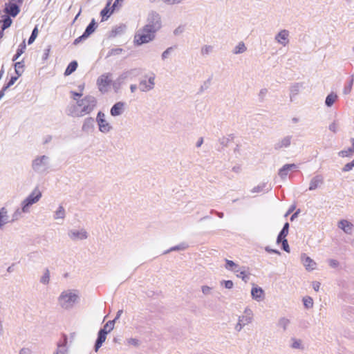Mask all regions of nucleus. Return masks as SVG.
<instances>
[{
    "label": "nucleus",
    "mask_w": 354,
    "mask_h": 354,
    "mask_svg": "<svg viewBox=\"0 0 354 354\" xmlns=\"http://www.w3.org/2000/svg\"><path fill=\"white\" fill-rule=\"evenodd\" d=\"M49 158L46 156H41L37 158L32 162V167L37 171H45L48 167Z\"/></svg>",
    "instance_id": "obj_11"
},
{
    "label": "nucleus",
    "mask_w": 354,
    "mask_h": 354,
    "mask_svg": "<svg viewBox=\"0 0 354 354\" xmlns=\"http://www.w3.org/2000/svg\"><path fill=\"white\" fill-rule=\"evenodd\" d=\"M226 268H230L233 266H236V264L232 261H230V260H226Z\"/></svg>",
    "instance_id": "obj_55"
},
{
    "label": "nucleus",
    "mask_w": 354,
    "mask_h": 354,
    "mask_svg": "<svg viewBox=\"0 0 354 354\" xmlns=\"http://www.w3.org/2000/svg\"><path fill=\"white\" fill-rule=\"evenodd\" d=\"M96 122L99 127V131L103 133H108L113 129L111 124L106 119L105 114L102 111L97 113Z\"/></svg>",
    "instance_id": "obj_6"
},
{
    "label": "nucleus",
    "mask_w": 354,
    "mask_h": 354,
    "mask_svg": "<svg viewBox=\"0 0 354 354\" xmlns=\"http://www.w3.org/2000/svg\"><path fill=\"white\" fill-rule=\"evenodd\" d=\"M126 104L123 102H116L111 109L110 113L113 117L121 115L125 109Z\"/></svg>",
    "instance_id": "obj_12"
},
{
    "label": "nucleus",
    "mask_w": 354,
    "mask_h": 354,
    "mask_svg": "<svg viewBox=\"0 0 354 354\" xmlns=\"http://www.w3.org/2000/svg\"><path fill=\"white\" fill-rule=\"evenodd\" d=\"M49 53H50V48H46L44 50V55H43V59H48V55H49Z\"/></svg>",
    "instance_id": "obj_56"
},
{
    "label": "nucleus",
    "mask_w": 354,
    "mask_h": 354,
    "mask_svg": "<svg viewBox=\"0 0 354 354\" xmlns=\"http://www.w3.org/2000/svg\"><path fill=\"white\" fill-rule=\"evenodd\" d=\"M19 354H30V351L28 348H24L21 349Z\"/></svg>",
    "instance_id": "obj_59"
},
{
    "label": "nucleus",
    "mask_w": 354,
    "mask_h": 354,
    "mask_svg": "<svg viewBox=\"0 0 354 354\" xmlns=\"http://www.w3.org/2000/svg\"><path fill=\"white\" fill-rule=\"evenodd\" d=\"M155 37L156 32L144 26L136 32L133 43L137 46H140L153 41Z\"/></svg>",
    "instance_id": "obj_3"
},
{
    "label": "nucleus",
    "mask_w": 354,
    "mask_h": 354,
    "mask_svg": "<svg viewBox=\"0 0 354 354\" xmlns=\"http://www.w3.org/2000/svg\"><path fill=\"white\" fill-rule=\"evenodd\" d=\"M156 76L154 74L145 76L139 83V88L142 92H148L155 86Z\"/></svg>",
    "instance_id": "obj_7"
},
{
    "label": "nucleus",
    "mask_w": 354,
    "mask_h": 354,
    "mask_svg": "<svg viewBox=\"0 0 354 354\" xmlns=\"http://www.w3.org/2000/svg\"><path fill=\"white\" fill-rule=\"evenodd\" d=\"M106 332H104V330H100L99 331L98 337L95 345V350L96 352L102 346V344L105 342L106 339Z\"/></svg>",
    "instance_id": "obj_16"
},
{
    "label": "nucleus",
    "mask_w": 354,
    "mask_h": 354,
    "mask_svg": "<svg viewBox=\"0 0 354 354\" xmlns=\"http://www.w3.org/2000/svg\"><path fill=\"white\" fill-rule=\"evenodd\" d=\"M41 196V192L38 188H35L26 199H39Z\"/></svg>",
    "instance_id": "obj_31"
},
{
    "label": "nucleus",
    "mask_w": 354,
    "mask_h": 354,
    "mask_svg": "<svg viewBox=\"0 0 354 354\" xmlns=\"http://www.w3.org/2000/svg\"><path fill=\"white\" fill-rule=\"evenodd\" d=\"M137 89V86L136 84H131L130 86V90L131 93H135Z\"/></svg>",
    "instance_id": "obj_62"
},
{
    "label": "nucleus",
    "mask_w": 354,
    "mask_h": 354,
    "mask_svg": "<svg viewBox=\"0 0 354 354\" xmlns=\"http://www.w3.org/2000/svg\"><path fill=\"white\" fill-rule=\"evenodd\" d=\"M323 177L320 175L314 176L310 182L309 190H315L323 184Z\"/></svg>",
    "instance_id": "obj_15"
},
{
    "label": "nucleus",
    "mask_w": 354,
    "mask_h": 354,
    "mask_svg": "<svg viewBox=\"0 0 354 354\" xmlns=\"http://www.w3.org/2000/svg\"><path fill=\"white\" fill-rule=\"evenodd\" d=\"M185 0H162V1L168 6H174L181 3Z\"/></svg>",
    "instance_id": "obj_42"
},
{
    "label": "nucleus",
    "mask_w": 354,
    "mask_h": 354,
    "mask_svg": "<svg viewBox=\"0 0 354 354\" xmlns=\"http://www.w3.org/2000/svg\"><path fill=\"white\" fill-rule=\"evenodd\" d=\"M97 106V99L93 95H86L77 100L75 105L69 109V115L73 117H83L90 114Z\"/></svg>",
    "instance_id": "obj_1"
},
{
    "label": "nucleus",
    "mask_w": 354,
    "mask_h": 354,
    "mask_svg": "<svg viewBox=\"0 0 354 354\" xmlns=\"http://www.w3.org/2000/svg\"><path fill=\"white\" fill-rule=\"evenodd\" d=\"M270 189V185L266 183H261L251 189L252 193L268 192Z\"/></svg>",
    "instance_id": "obj_17"
},
{
    "label": "nucleus",
    "mask_w": 354,
    "mask_h": 354,
    "mask_svg": "<svg viewBox=\"0 0 354 354\" xmlns=\"http://www.w3.org/2000/svg\"><path fill=\"white\" fill-rule=\"evenodd\" d=\"M291 140L292 137L289 136L282 138L274 144V149L279 150L288 147L291 144Z\"/></svg>",
    "instance_id": "obj_13"
},
{
    "label": "nucleus",
    "mask_w": 354,
    "mask_h": 354,
    "mask_svg": "<svg viewBox=\"0 0 354 354\" xmlns=\"http://www.w3.org/2000/svg\"><path fill=\"white\" fill-rule=\"evenodd\" d=\"M111 5V2H108L106 7L101 11V15L102 17V20L108 19L110 15L112 14L113 11V8H112V10H110L109 6Z\"/></svg>",
    "instance_id": "obj_27"
},
{
    "label": "nucleus",
    "mask_w": 354,
    "mask_h": 354,
    "mask_svg": "<svg viewBox=\"0 0 354 354\" xmlns=\"http://www.w3.org/2000/svg\"><path fill=\"white\" fill-rule=\"evenodd\" d=\"M236 276L239 278H241L245 281H247L248 274L245 271H241L239 274H236Z\"/></svg>",
    "instance_id": "obj_50"
},
{
    "label": "nucleus",
    "mask_w": 354,
    "mask_h": 354,
    "mask_svg": "<svg viewBox=\"0 0 354 354\" xmlns=\"http://www.w3.org/2000/svg\"><path fill=\"white\" fill-rule=\"evenodd\" d=\"M135 70H129L121 73L119 77L114 81L113 88L115 92H118L120 88V86L129 79H131L135 74Z\"/></svg>",
    "instance_id": "obj_9"
},
{
    "label": "nucleus",
    "mask_w": 354,
    "mask_h": 354,
    "mask_svg": "<svg viewBox=\"0 0 354 354\" xmlns=\"http://www.w3.org/2000/svg\"><path fill=\"white\" fill-rule=\"evenodd\" d=\"M36 201H28V203L24 206L22 210L17 209L11 216L8 215V212L6 207L0 209V227L8 223L18 220L21 212H26L28 206L32 205Z\"/></svg>",
    "instance_id": "obj_2"
},
{
    "label": "nucleus",
    "mask_w": 354,
    "mask_h": 354,
    "mask_svg": "<svg viewBox=\"0 0 354 354\" xmlns=\"http://www.w3.org/2000/svg\"><path fill=\"white\" fill-rule=\"evenodd\" d=\"M95 20L93 19L91 22L88 24V26L86 27L84 32L83 33V37H84V38H87L90 36V35H91L95 31Z\"/></svg>",
    "instance_id": "obj_26"
},
{
    "label": "nucleus",
    "mask_w": 354,
    "mask_h": 354,
    "mask_svg": "<svg viewBox=\"0 0 354 354\" xmlns=\"http://www.w3.org/2000/svg\"><path fill=\"white\" fill-rule=\"evenodd\" d=\"M252 297L254 299H261L263 297L264 292L261 288L253 287L251 291Z\"/></svg>",
    "instance_id": "obj_25"
},
{
    "label": "nucleus",
    "mask_w": 354,
    "mask_h": 354,
    "mask_svg": "<svg viewBox=\"0 0 354 354\" xmlns=\"http://www.w3.org/2000/svg\"><path fill=\"white\" fill-rule=\"evenodd\" d=\"M77 295L71 291L63 292L59 297V302L62 306L67 307L73 304L77 299Z\"/></svg>",
    "instance_id": "obj_10"
},
{
    "label": "nucleus",
    "mask_w": 354,
    "mask_h": 354,
    "mask_svg": "<svg viewBox=\"0 0 354 354\" xmlns=\"http://www.w3.org/2000/svg\"><path fill=\"white\" fill-rule=\"evenodd\" d=\"M114 320L108 322L104 326L101 330H104V332H106V334L110 333L114 327Z\"/></svg>",
    "instance_id": "obj_34"
},
{
    "label": "nucleus",
    "mask_w": 354,
    "mask_h": 354,
    "mask_svg": "<svg viewBox=\"0 0 354 354\" xmlns=\"http://www.w3.org/2000/svg\"><path fill=\"white\" fill-rule=\"evenodd\" d=\"M319 287H320V283L318 282V281H314L313 283V289L315 290V291H318L319 290Z\"/></svg>",
    "instance_id": "obj_53"
},
{
    "label": "nucleus",
    "mask_w": 354,
    "mask_h": 354,
    "mask_svg": "<svg viewBox=\"0 0 354 354\" xmlns=\"http://www.w3.org/2000/svg\"><path fill=\"white\" fill-rule=\"evenodd\" d=\"M289 224L288 223H286L282 230L279 233L277 237V242H281V240L286 239V236L288 234Z\"/></svg>",
    "instance_id": "obj_28"
},
{
    "label": "nucleus",
    "mask_w": 354,
    "mask_h": 354,
    "mask_svg": "<svg viewBox=\"0 0 354 354\" xmlns=\"http://www.w3.org/2000/svg\"><path fill=\"white\" fill-rule=\"evenodd\" d=\"M145 26L156 33L162 26L160 15L154 10L149 11L146 17V24Z\"/></svg>",
    "instance_id": "obj_4"
},
{
    "label": "nucleus",
    "mask_w": 354,
    "mask_h": 354,
    "mask_svg": "<svg viewBox=\"0 0 354 354\" xmlns=\"http://www.w3.org/2000/svg\"><path fill=\"white\" fill-rule=\"evenodd\" d=\"M94 127V120L92 118H86L82 124V129L83 131L88 132Z\"/></svg>",
    "instance_id": "obj_18"
},
{
    "label": "nucleus",
    "mask_w": 354,
    "mask_h": 354,
    "mask_svg": "<svg viewBox=\"0 0 354 354\" xmlns=\"http://www.w3.org/2000/svg\"><path fill=\"white\" fill-rule=\"evenodd\" d=\"M113 83V75L110 73H106L99 76L96 82L99 91L102 94L107 93Z\"/></svg>",
    "instance_id": "obj_5"
},
{
    "label": "nucleus",
    "mask_w": 354,
    "mask_h": 354,
    "mask_svg": "<svg viewBox=\"0 0 354 354\" xmlns=\"http://www.w3.org/2000/svg\"><path fill=\"white\" fill-rule=\"evenodd\" d=\"M353 165H352V163L351 162H348V163H346L344 167L342 168V171L344 172H348L351 170L353 169Z\"/></svg>",
    "instance_id": "obj_49"
},
{
    "label": "nucleus",
    "mask_w": 354,
    "mask_h": 354,
    "mask_svg": "<svg viewBox=\"0 0 354 354\" xmlns=\"http://www.w3.org/2000/svg\"><path fill=\"white\" fill-rule=\"evenodd\" d=\"M304 304L305 307L310 308L313 306V300L310 297H305L303 299Z\"/></svg>",
    "instance_id": "obj_36"
},
{
    "label": "nucleus",
    "mask_w": 354,
    "mask_h": 354,
    "mask_svg": "<svg viewBox=\"0 0 354 354\" xmlns=\"http://www.w3.org/2000/svg\"><path fill=\"white\" fill-rule=\"evenodd\" d=\"M274 41L283 46L286 47L290 44V33L288 30L281 29L274 35Z\"/></svg>",
    "instance_id": "obj_8"
},
{
    "label": "nucleus",
    "mask_w": 354,
    "mask_h": 354,
    "mask_svg": "<svg viewBox=\"0 0 354 354\" xmlns=\"http://www.w3.org/2000/svg\"><path fill=\"white\" fill-rule=\"evenodd\" d=\"M50 280V272L48 270H46L44 276L41 279V281L43 283H48Z\"/></svg>",
    "instance_id": "obj_45"
},
{
    "label": "nucleus",
    "mask_w": 354,
    "mask_h": 354,
    "mask_svg": "<svg viewBox=\"0 0 354 354\" xmlns=\"http://www.w3.org/2000/svg\"><path fill=\"white\" fill-rule=\"evenodd\" d=\"M12 24V20L9 17H6L3 20L2 30H5L10 26Z\"/></svg>",
    "instance_id": "obj_43"
},
{
    "label": "nucleus",
    "mask_w": 354,
    "mask_h": 354,
    "mask_svg": "<svg viewBox=\"0 0 354 354\" xmlns=\"http://www.w3.org/2000/svg\"><path fill=\"white\" fill-rule=\"evenodd\" d=\"M225 286L226 288L230 289L233 286V282L230 280L225 281Z\"/></svg>",
    "instance_id": "obj_54"
},
{
    "label": "nucleus",
    "mask_w": 354,
    "mask_h": 354,
    "mask_svg": "<svg viewBox=\"0 0 354 354\" xmlns=\"http://www.w3.org/2000/svg\"><path fill=\"white\" fill-rule=\"evenodd\" d=\"M247 50V47L243 41L238 43L232 50V53L235 55L242 54Z\"/></svg>",
    "instance_id": "obj_24"
},
{
    "label": "nucleus",
    "mask_w": 354,
    "mask_h": 354,
    "mask_svg": "<svg viewBox=\"0 0 354 354\" xmlns=\"http://www.w3.org/2000/svg\"><path fill=\"white\" fill-rule=\"evenodd\" d=\"M301 86L298 84H295L290 88V98L292 100V97L296 96L300 91Z\"/></svg>",
    "instance_id": "obj_33"
},
{
    "label": "nucleus",
    "mask_w": 354,
    "mask_h": 354,
    "mask_svg": "<svg viewBox=\"0 0 354 354\" xmlns=\"http://www.w3.org/2000/svg\"><path fill=\"white\" fill-rule=\"evenodd\" d=\"M122 1H123V0H115V2L113 3L112 8L113 9H115L118 6L119 3L122 2Z\"/></svg>",
    "instance_id": "obj_63"
},
{
    "label": "nucleus",
    "mask_w": 354,
    "mask_h": 354,
    "mask_svg": "<svg viewBox=\"0 0 354 354\" xmlns=\"http://www.w3.org/2000/svg\"><path fill=\"white\" fill-rule=\"evenodd\" d=\"M37 35H38V29H37V27H35L29 39H28V44H32L35 41V40L36 39Z\"/></svg>",
    "instance_id": "obj_37"
},
{
    "label": "nucleus",
    "mask_w": 354,
    "mask_h": 354,
    "mask_svg": "<svg viewBox=\"0 0 354 354\" xmlns=\"http://www.w3.org/2000/svg\"><path fill=\"white\" fill-rule=\"evenodd\" d=\"M17 78V77H12L7 84L4 86L1 91H3L5 93V91L15 83Z\"/></svg>",
    "instance_id": "obj_38"
},
{
    "label": "nucleus",
    "mask_w": 354,
    "mask_h": 354,
    "mask_svg": "<svg viewBox=\"0 0 354 354\" xmlns=\"http://www.w3.org/2000/svg\"><path fill=\"white\" fill-rule=\"evenodd\" d=\"M328 129L333 133H337V131L339 130L338 122L336 121H333V122H331L328 126Z\"/></svg>",
    "instance_id": "obj_40"
},
{
    "label": "nucleus",
    "mask_w": 354,
    "mask_h": 354,
    "mask_svg": "<svg viewBox=\"0 0 354 354\" xmlns=\"http://www.w3.org/2000/svg\"><path fill=\"white\" fill-rule=\"evenodd\" d=\"M84 39H85V38H84V37H83V35H82V36H80L75 39L74 44L76 45V44H79Z\"/></svg>",
    "instance_id": "obj_61"
},
{
    "label": "nucleus",
    "mask_w": 354,
    "mask_h": 354,
    "mask_svg": "<svg viewBox=\"0 0 354 354\" xmlns=\"http://www.w3.org/2000/svg\"><path fill=\"white\" fill-rule=\"evenodd\" d=\"M24 64L23 62H17L15 64V69L16 73L20 76L24 72Z\"/></svg>",
    "instance_id": "obj_32"
},
{
    "label": "nucleus",
    "mask_w": 354,
    "mask_h": 354,
    "mask_svg": "<svg viewBox=\"0 0 354 354\" xmlns=\"http://www.w3.org/2000/svg\"><path fill=\"white\" fill-rule=\"evenodd\" d=\"M26 48L25 40L19 46L18 49L17 50V53L12 58V61L17 60L25 51Z\"/></svg>",
    "instance_id": "obj_29"
},
{
    "label": "nucleus",
    "mask_w": 354,
    "mask_h": 354,
    "mask_svg": "<svg viewBox=\"0 0 354 354\" xmlns=\"http://www.w3.org/2000/svg\"><path fill=\"white\" fill-rule=\"evenodd\" d=\"M339 227H340L342 230H343L346 233L350 234L353 229V224L346 221V220H342L339 221Z\"/></svg>",
    "instance_id": "obj_21"
},
{
    "label": "nucleus",
    "mask_w": 354,
    "mask_h": 354,
    "mask_svg": "<svg viewBox=\"0 0 354 354\" xmlns=\"http://www.w3.org/2000/svg\"><path fill=\"white\" fill-rule=\"evenodd\" d=\"M64 216V210L62 207H60L59 208V209L56 212L55 218H63Z\"/></svg>",
    "instance_id": "obj_48"
},
{
    "label": "nucleus",
    "mask_w": 354,
    "mask_h": 354,
    "mask_svg": "<svg viewBox=\"0 0 354 354\" xmlns=\"http://www.w3.org/2000/svg\"><path fill=\"white\" fill-rule=\"evenodd\" d=\"M6 11L12 17H15L19 12V8L15 3H10L6 8Z\"/></svg>",
    "instance_id": "obj_22"
},
{
    "label": "nucleus",
    "mask_w": 354,
    "mask_h": 354,
    "mask_svg": "<svg viewBox=\"0 0 354 354\" xmlns=\"http://www.w3.org/2000/svg\"><path fill=\"white\" fill-rule=\"evenodd\" d=\"M73 99L77 102V100H80L82 96V93L71 91Z\"/></svg>",
    "instance_id": "obj_47"
},
{
    "label": "nucleus",
    "mask_w": 354,
    "mask_h": 354,
    "mask_svg": "<svg viewBox=\"0 0 354 354\" xmlns=\"http://www.w3.org/2000/svg\"><path fill=\"white\" fill-rule=\"evenodd\" d=\"M353 83V79L352 78L350 80L348 84L344 88V89H343L344 95H348L351 92Z\"/></svg>",
    "instance_id": "obj_41"
},
{
    "label": "nucleus",
    "mask_w": 354,
    "mask_h": 354,
    "mask_svg": "<svg viewBox=\"0 0 354 354\" xmlns=\"http://www.w3.org/2000/svg\"><path fill=\"white\" fill-rule=\"evenodd\" d=\"M70 236L73 240L84 239L87 237L86 232L85 231H74L71 232Z\"/></svg>",
    "instance_id": "obj_23"
},
{
    "label": "nucleus",
    "mask_w": 354,
    "mask_h": 354,
    "mask_svg": "<svg viewBox=\"0 0 354 354\" xmlns=\"http://www.w3.org/2000/svg\"><path fill=\"white\" fill-rule=\"evenodd\" d=\"M337 99H338V95L335 93L331 92L326 97V100H325L326 106L327 107H331L335 103V102L337 100Z\"/></svg>",
    "instance_id": "obj_20"
},
{
    "label": "nucleus",
    "mask_w": 354,
    "mask_h": 354,
    "mask_svg": "<svg viewBox=\"0 0 354 354\" xmlns=\"http://www.w3.org/2000/svg\"><path fill=\"white\" fill-rule=\"evenodd\" d=\"M329 265L333 268H336L339 265V262L335 259L329 260Z\"/></svg>",
    "instance_id": "obj_52"
},
{
    "label": "nucleus",
    "mask_w": 354,
    "mask_h": 354,
    "mask_svg": "<svg viewBox=\"0 0 354 354\" xmlns=\"http://www.w3.org/2000/svg\"><path fill=\"white\" fill-rule=\"evenodd\" d=\"M303 263L306 268L308 270H313L316 268V263L309 257L304 255L302 257Z\"/></svg>",
    "instance_id": "obj_19"
},
{
    "label": "nucleus",
    "mask_w": 354,
    "mask_h": 354,
    "mask_svg": "<svg viewBox=\"0 0 354 354\" xmlns=\"http://www.w3.org/2000/svg\"><path fill=\"white\" fill-rule=\"evenodd\" d=\"M297 168V166L295 164H286L279 169L278 174L280 178L285 179L290 171Z\"/></svg>",
    "instance_id": "obj_14"
},
{
    "label": "nucleus",
    "mask_w": 354,
    "mask_h": 354,
    "mask_svg": "<svg viewBox=\"0 0 354 354\" xmlns=\"http://www.w3.org/2000/svg\"><path fill=\"white\" fill-rule=\"evenodd\" d=\"M300 344H301L300 340H294V342L292 343V347L295 348H299Z\"/></svg>",
    "instance_id": "obj_57"
},
{
    "label": "nucleus",
    "mask_w": 354,
    "mask_h": 354,
    "mask_svg": "<svg viewBox=\"0 0 354 354\" xmlns=\"http://www.w3.org/2000/svg\"><path fill=\"white\" fill-rule=\"evenodd\" d=\"M77 62L73 61V62H71L68 64V66H67V68L64 72V75H71L72 73H73L77 69Z\"/></svg>",
    "instance_id": "obj_30"
},
{
    "label": "nucleus",
    "mask_w": 354,
    "mask_h": 354,
    "mask_svg": "<svg viewBox=\"0 0 354 354\" xmlns=\"http://www.w3.org/2000/svg\"><path fill=\"white\" fill-rule=\"evenodd\" d=\"M214 47L210 45H205L201 48V54L203 55H207L213 51Z\"/></svg>",
    "instance_id": "obj_35"
},
{
    "label": "nucleus",
    "mask_w": 354,
    "mask_h": 354,
    "mask_svg": "<svg viewBox=\"0 0 354 354\" xmlns=\"http://www.w3.org/2000/svg\"><path fill=\"white\" fill-rule=\"evenodd\" d=\"M203 138H201L196 143V147H199L201 146V145L203 144Z\"/></svg>",
    "instance_id": "obj_64"
},
{
    "label": "nucleus",
    "mask_w": 354,
    "mask_h": 354,
    "mask_svg": "<svg viewBox=\"0 0 354 354\" xmlns=\"http://www.w3.org/2000/svg\"><path fill=\"white\" fill-rule=\"evenodd\" d=\"M183 28L182 27H178L174 31V35H177L183 32Z\"/></svg>",
    "instance_id": "obj_58"
},
{
    "label": "nucleus",
    "mask_w": 354,
    "mask_h": 354,
    "mask_svg": "<svg viewBox=\"0 0 354 354\" xmlns=\"http://www.w3.org/2000/svg\"><path fill=\"white\" fill-rule=\"evenodd\" d=\"M353 153V151L351 150V148H348L346 150H342L338 153V155L340 157L344 158V157H350Z\"/></svg>",
    "instance_id": "obj_39"
},
{
    "label": "nucleus",
    "mask_w": 354,
    "mask_h": 354,
    "mask_svg": "<svg viewBox=\"0 0 354 354\" xmlns=\"http://www.w3.org/2000/svg\"><path fill=\"white\" fill-rule=\"evenodd\" d=\"M210 290V288L207 286H204L202 287V291L204 294H207Z\"/></svg>",
    "instance_id": "obj_60"
},
{
    "label": "nucleus",
    "mask_w": 354,
    "mask_h": 354,
    "mask_svg": "<svg viewBox=\"0 0 354 354\" xmlns=\"http://www.w3.org/2000/svg\"><path fill=\"white\" fill-rule=\"evenodd\" d=\"M172 51L173 48L171 47L167 48L161 55L162 59L165 60L167 59L172 53Z\"/></svg>",
    "instance_id": "obj_44"
},
{
    "label": "nucleus",
    "mask_w": 354,
    "mask_h": 354,
    "mask_svg": "<svg viewBox=\"0 0 354 354\" xmlns=\"http://www.w3.org/2000/svg\"><path fill=\"white\" fill-rule=\"evenodd\" d=\"M122 50L121 48H114L111 49L108 54V56H113L120 55L122 53Z\"/></svg>",
    "instance_id": "obj_46"
},
{
    "label": "nucleus",
    "mask_w": 354,
    "mask_h": 354,
    "mask_svg": "<svg viewBox=\"0 0 354 354\" xmlns=\"http://www.w3.org/2000/svg\"><path fill=\"white\" fill-rule=\"evenodd\" d=\"M281 241L282 242L283 250L288 252H289V245H288L287 239H284L281 240Z\"/></svg>",
    "instance_id": "obj_51"
}]
</instances>
